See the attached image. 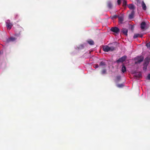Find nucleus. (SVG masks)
I'll use <instances>...</instances> for the list:
<instances>
[{
	"label": "nucleus",
	"instance_id": "nucleus-19",
	"mask_svg": "<svg viewBox=\"0 0 150 150\" xmlns=\"http://www.w3.org/2000/svg\"><path fill=\"white\" fill-rule=\"evenodd\" d=\"M101 73L102 74H106V70L105 69H103L101 71Z\"/></svg>",
	"mask_w": 150,
	"mask_h": 150
},
{
	"label": "nucleus",
	"instance_id": "nucleus-27",
	"mask_svg": "<svg viewBox=\"0 0 150 150\" xmlns=\"http://www.w3.org/2000/svg\"><path fill=\"white\" fill-rule=\"evenodd\" d=\"M122 0H117V4L118 5H120V4L121 3V1Z\"/></svg>",
	"mask_w": 150,
	"mask_h": 150
},
{
	"label": "nucleus",
	"instance_id": "nucleus-5",
	"mask_svg": "<svg viewBox=\"0 0 150 150\" xmlns=\"http://www.w3.org/2000/svg\"><path fill=\"white\" fill-rule=\"evenodd\" d=\"M110 31L117 34L118 33L120 32L119 28L116 27H112L110 29Z\"/></svg>",
	"mask_w": 150,
	"mask_h": 150
},
{
	"label": "nucleus",
	"instance_id": "nucleus-4",
	"mask_svg": "<svg viewBox=\"0 0 150 150\" xmlns=\"http://www.w3.org/2000/svg\"><path fill=\"white\" fill-rule=\"evenodd\" d=\"M127 57L126 55H124L117 60L116 62L117 63H119L120 62H123L125 60Z\"/></svg>",
	"mask_w": 150,
	"mask_h": 150
},
{
	"label": "nucleus",
	"instance_id": "nucleus-26",
	"mask_svg": "<svg viewBox=\"0 0 150 150\" xmlns=\"http://www.w3.org/2000/svg\"><path fill=\"white\" fill-rule=\"evenodd\" d=\"M93 66L95 68H97L98 67V64H95Z\"/></svg>",
	"mask_w": 150,
	"mask_h": 150
},
{
	"label": "nucleus",
	"instance_id": "nucleus-28",
	"mask_svg": "<svg viewBox=\"0 0 150 150\" xmlns=\"http://www.w3.org/2000/svg\"><path fill=\"white\" fill-rule=\"evenodd\" d=\"M118 16H117L115 15H114V16H113L112 18V19L115 18H116L117 17H118Z\"/></svg>",
	"mask_w": 150,
	"mask_h": 150
},
{
	"label": "nucleus",
	"instance_id": "nucleus-18",
	"mask_svg": "<svg viewBox=\"0 0 150 150\" xmlns=\"http://www.w3.org/2000/svg\"><path fill=\"white\" fill-rule=\"evenodd\" d=\"M127 1L126 0H123V2L122 6L124 7H125L127 5Z\"/></svg>",
	"mask_w": 150,
	"mask_h": 150
},
{
	"label": "nucleus",
	"instance_id": "nucleus-10",
	"mask_svg": "<svg viewBox=\"0 0 150 150\" xmlns=\"http://www.w3.org/2000/svg\"><path fill=\"white\" fill-rule=\"evenodd\" d=\"M146 23L144 22H142L141 24V28L142 30H144L145 27Z\"/></svg>",
	"mask_w": 150,
	"mask_h": 150
},
{
	"label": "nucleus",
	"instance_id": "nucleus-9",
	"mask_svg": "<svg viewBox=\"0 0 150 150\" xmlns=\"http://www.w3.org/2000/svg\"><path fill=\"white\" fill-rule=\"evenodd\" d=\"M150 58L149 57H147L145 59L144 65H148L150 61Z\"/></svg>",
	"mask_w": 150,
	"mask_h": 150
},
{
	"label": "nucleus",
	"instance_id": "nucleus-24",
	"mask_svg": "<svg viewBox=\"0 0 150 150\" xmlns=\"http://www.w3.org/2000/svg\"><path fill=\"white\" fill-rule=\"evenodd\" d=\"M146 46H147L148 48L150 50V42H149L148 43H147L146 44Z\"/></svg>",
	"mask_w": 150,
	"mask_h": 150
},
{
	"label": "nucleus",
	"instance_id": "nucleus-21",
	"mask_svg": "<svg viewBox=\"0 0 150 150\" xmlns=\"http://www.w3.org/2000/svg\"><path fill=\"white\" fill-rule=\"evenodd\" d=\"M124 86L123 84L121 83L120 84H118L117 85V86L118 88H122Z\"/></svg>",
	"mask_w": 150,
	"mask_h": 150
},
{
	"label": "nucleus",
	"instance_id": "nucleus-31",
	"mask_svg": "<svg viewBox=\"0 0 150 150\" xmlns=\"http://www.w3.org/2000/svg\"><path fill=\"white\" fill-rule=\"evenodd\" d=\"M132 29L133 28V27H132Z\"/></svg>",
	"mask_w": 150,
	"mask_h": 150
},
{
	"label": "nucleus",
	"instance_id": "nucleus-7",
	"mask_svg": "<svg viewBox=\"0 0 150 150\" xmlns=\"http://www.w3.org/2000/svg\"><path fill=\"white\" fill-rule=\"evenodd\" d=\"M119 22L120 23H122L124 21V16L123 15H122L119 16H118Z\"/></svg>",
	"mask_w": 150,
	"mask_h": 150
},
{
	"label": "nucleus",
	"instance_id": "nucleus-8",
	"mask_svg": "<svg viewBox=\"0 0 150 150\" xmlns=\"http://www.w3.org/2000/svg\"><path fill=\"white\" fill-rule=\"evenodd\" d=\"M121 32L126 36H127L128 30L126 28H122L121 29Z\"/></svg>",
	"mask_w": 150,
	"mask_h": 150
},
{
	"label": "nucleus",
	"instance_id": "nucleus-23",
	"mask_svg": "<svg viewBox=\"0 0 150 150\" xmlns=\"http://www.w3.org/2000/svg\"><path fill=\"white\" fill-rule=\"evenodd\" d=\"M121 77L120 76H117L116 77V79L117 81H119L121 79Z\"/></svg>",
	"mask_w": 150,
	"mask_h": 150
},
{
	"label": "nucleus",
	"instance_id": "nucleus-20",
	"mask_svg": "<svg viewBox=\"0 0 150 150\" xmlns=\"http://www.w3.org/2000/svg\"><path fill=\"white\" fill-rule=\"evenodd\" d=\"M139 34H135L133 36V38L134 39H136L137 38L139 37Z\"/></svg>",
	"mask_w": 150,
	"mask_h": 150
},
{
	"label": "nucleus",
	"instance_id": "nucleus-2",
	"mask_svg": "<svg viewBox=\"0 0 150 150\" xmlns=\"http://www.w3.org/2000/svg\"><path fill=\"white\" fill-rule=\"evenodd\" d=\"M19 37L18 35L15 34L14 37H11L10 38H8L6 40L7 42H13L15 41Z\"/></svg>",
	"mask_w": 150,
	"mask_h": 150
},
{
	"label": "nucleus",
	"instance_id": "nucleus-11",
	"mask_svg": "<svg viewBox=\"0 0 150 150\" xmlns=\"http://www.w3.org/2000/svg\"><path fill=\"white\" fill-rule=\"evenodd\" d=\"M128 7L130 9L132 10H134L135 9V6L132 4H129L128 6Z\"/></svg>",
	"mask_w": 150,
	"mask_h": 150
},
{
	"label": "nucleus",
	"instance_id": "nucleus-6",
	"mask_svg": "<svg viewBox=\"0 0 150 150\" xmlns=\"http://www.w3.org/2000/svg\"><path fill=\"white\" fill-rule=\"evenodd\" d=\"M6 23L7 29L10 30L11 28L12 25L11 23H10V21L9 20H7L6 21Z\"/></svg>",
	"mask_w": 150,
	"mask_h": 150
},
{
	"label": "nucleus",
	"instance_id": "nucleus-30",
	"mask_svg": "<svg viewBox=\"0 0 150 150\" xmlns=\"http://www.w3.org/2000/svg\"><path fill=\"white\" fill-rule=\"evenodd\" d=\"M143 36V35L141 34H139V37L142 38V37Z\"/></svg>",
	"mask_w": 150,
	"mask_h": 150
},
{
	"label": "nucleus",
	"instance_id": "nucleus-22",
	"mask_svg": "<svg viewBox=\"0 0 150 150\" xmlns=\"http://www.w3.org/2000/svg\"><path fill=\"white\" fill-rule=\"evenodd\" d=\"M99 65L100 66H105V64L104 62L102 61L100 63Z\"/></svg>",
	"mask_w": 150,
	"mask_h": 150
},
{
	"label": "nucleus",
	"instance_id": "nucleus-29",
	"mask_svg": "<svg viewBox=\"0 0 150 150\" xmlns=\"http://www.w3.org/2000/svg\"><path fill=\"white\" fill-rule=\"evenodd\" d=\"M147 78L148 79L150 80V74L148 75Z\"/></svg>",
	"mask_w": 150,
	"mask_h": 150
},
{
	"label": "nucleus",
	"instance_id": "nucleus-12",
	"mask_svg": "<svg viewBox=\"0 0 150 150\" xmlns=\"http://www.w3.org/2000/svg\"><path fill=\"white\" fill-rule=\"evenodd\" d=\"M142 6L143 9L144 10H146V5L143 1H142Z\"/></svg>",
	"mask_w": 150,
	"mask_h": 150
},
{
	"label": "nucleus",
	"instance_id": "nucleus-17",
	"mask_svg": "<svg viewBox=\"0 0 150 150\" xmlns=\"http://www.w3.org/2000/svg\"><path fill=\"white\" fill-rule=\"evenodd\" d=\"M121 70L123 73H124L125 71H126V68L125 66H124V65H122V68Z\"/></svg>",
	"mask_w": 150,
	"mask_h": 150
},
{
	"label": "nucleus",
	"instance_id": "nucleus-3",
	"mask_svg": "<svg viewBox=\"0 0 150 150\" xmlns=\"http://www.w3.org/2000/svg\"><path fill=\"white\" fill-rule=\"evenodd\" d=\"M135 64H139L143 61L144 59V57L143 56H140L135 58Z\"/></svg>",
	"mask_w": 150,
	"mask_h": 150
},
{
	"label": "nucleus",
	"instance_id": "nucleus-16",
	"mask_svg": "<svg viewBox=\"0 0 150 150\" xmlns=\"http://www.w3.org/2000/svg\"><path fill=\"white\" fill-rule=\"evenodd\" d=\"M135 76L137 78H140L142 77V74L140 73L136 74L135 75Z\"/></svg>",
	"mask_w": 150,
	"mask_h": 150
},
{
	"label": "nucleus",
	"instance_id": "nucleus-14",
	"mask_svg": "<svg viewBox=\"0 0 150 150\" xmlns=\"http://www.w3.org/2000/svg\"><path fill=\"white\" fill-rule=\"evenodd\" d=\"M107 6L110 9H111L112 8V5L111 2L109 1L108 2Z\"/></svg>",
	"mask_w": 150,
	"mask_h": 150
},
{
	"label": "nucleus",
	"instance_id": "nucleus-13",
	"mask_svg": "<svg viewBox=\"0 0 150 150\" xmlns=\"http://www.w3.org/2000/svg\"><path fill=\"white\" fill-rule=\"evenodd\" d=\"M134 10H132L130 14L129 15V18H133L134 16Z\"/></svg>",
	"mask_w": 150,
	"mask_h": 150
},
{
	"label": "nucleus",
	"instance_id": "nucleus-1",
	"mask_svg": "<svg viewBox=\"0 0 150 150\" xmlns=\"http://www.w3.org/2000/svg\"><path fill=\"white\" fill-rule=\"evenodd\" d=\"M103 50L105 52L109 51H112L115 49V47L113 46L109 47L108 45H105L103 47Z\"/></svg>",
	"mask_w": 150,
	"mask_h": 150
},
{
	"label": "nucleus",
	"instance_id": "nucleus-25",
	"mask_svg": "<svg viewBox=\"0 0 150 150\" xmlns=\"http://www.w3.org/2000/svg\"><path fill=\"white\" fill-rule=\"evenodd\" d=\"M144 67H143V69L144 70H146L147 68V66L148 65H144L143 64Z\"/></svg>",
	"mask_w": 150,
	"mask_h": 150
},
{
	"label": "nucleus",
	"instance_id": "nucleus-15",
	"mask_svg": "<svg viewBox=\"0 0 150 150\" xmlns=\"http://www.w3.org/2000/svg\"><path fill=\"white\" fill-rule=\"evenodd\" d=\"M88 43L91 45H93L94 44V41L91 40H88L87 41Z\"/></svg>",
	"mask_w": 150,
	"mask_h": 150
}]
</instances>
